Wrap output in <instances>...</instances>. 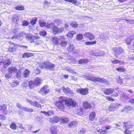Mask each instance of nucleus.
Listing matches in <instances>:
<instances>
[{"mask_svg":"<svg viewBox=\"0 0 134 134\" xmlns=\"http://www.w3.org/2000/svg\"><path fill=\"white\" fill-rule=\"evenodd\" d=\"M86 79L87 80L94 82H99L105 84L107 85H109L110 84L109 82L107 80L103 78L89 76L87 77Z\"/></svg>","mask_w":134,"mask_h":134,"instance_id":"f257e3e1","label":"nucleus"},{"mask_svg":"<svg viewBox=\"0 0 134 134\" xmlns=\"http://www.w3.org/2000/svg\"><path fill=\"white\" fill-rule=\"evenodd\" d=\"M38 66L41 69L46 68L47 70H54V65L48 61H46L42 64H39Z\"/></svg>","mask_w":134,"mask_h":134,"instance_id":"f03ea898","label":"nucleus"},{"mask_svg":"<svg viewBox=\"0 0 134 134\" xmlns=\"http://www.w3.org/2000/svg\"><path fill=\"white\" fill-rule=\"evenodd\" d=\"M38 66L41 69L46 68L47 70H54V65L48 61H46L42 64H39Z\"/></svg>","mask_w":134,"mask_h":134,"instance_id":"7ed1b4c3","label":"nucleus"},{"mask_svg":"<svg viewBox=\"0 0 134 134\" xmlns=\"http://www.w3.org/2000/svg\"><path fill=\"white\" fill-rule=\"evenodd\" d=\"M2 110L3 112V114L0 115V120H4L5 119L4 115L8 114V111L7 109V106L5 105H0V110Z\"/></svg>","mask_w":134,"mask_h":134,"instance_id":"20e7f679","label":"nucleus"},{"mask_svg":"<svg viewBox=\"0 0 134 134\" xmlns=\"http://www.w3.org/2000/svg\"><path fill=\"white\" fill-rule=\"evenodd\" d=\"M64 103L67 106L69 107V108H70L72 107H74L76 105V102L70 98L66 100Z\"/></svg>","mask_w":134,"mask_h":134,"instance_id":"39448f33","label":"nucleus"},{"mask_svg":"<svg viewBox=\"0 0 134 134\" xmlns=\"http://www.w3.org/2000/svg\"><path fill=\"white\" fill-rule=\"evenodd\" d=\"M42 82V80L39 77L36 78L34 81H30V82H28L30 86L31 85V86H37L39 85Z\"/></svg>","mask_w":134,"mask_h":134,"instance_id":"423d86ee","label":"nucleus"},{"mask_svg":"<svg viewBox=\"0 0 134 134\" xmlns=\"http://www.w3.org/2000/svg\"><path fill=\"white\" fill-rule=\"evenodd\" d=\"M63 98V97H61L60 98L61 101L57 102L55 103V105L58 108L61 110L63 109L64 108V99Z\"/></svg>","mask_w":134,"mask_h":134,"instance_id":"0eeeda50","label":"nucleus"},{"mask_svg":"<svg viewBox=\"0 0 134 134\" xmlns=\"http://www.w3.org/2000/svg\"><path fill=\"white\" fill-rule=\"evenodd\" d=\"M104 54L105 52H104L103 51H98L95 50H92L90 51V55L96 56H102Z\"/></svg>","mask_w":134,"mask_h":134,"instance_id":"6e6552de","label":"nucleus"},{"mask_svg":"<svg viewBox=\"0 0 134 134\" xmlns=\"http://www.w3.org/2000/svg\"><path fill=\"white\" fill-rule=\"evenodd\" d=\"M59 44L62 46L65 47L67 44V42L65 41V38L64 36H59Z\"/></svg>","mask_w":134,"mask_h":134,"instance_id":"1a4fd4ad","label":"nucleus"},{"mask_svg":"<svg viewBox=\"0 0 134 134\" xmlns=\"http://www.w3.org/2000/svg\"><path fill=\"white\" fill-rule=\"evenodd\" d=\"M120 104L117 103L112 104L108 108L109 111H114L117 108H118Z\"/></svg>","mask_w":134,"mask_h":134,"instance_id":"9d476101","label":"nucleus"},{"mask_svg":"<svg viewBox=\"0 0 134 134\" xmlns=\"http://www.w3.org/2000/svg\"><path fill=\"white\" fill-rule=\"evenodd\" d=\"M26 100L28 102L34 106L39 108H40L41 107V105L40 103H39L37 101L33 102L27 99H26Z\"/></svg>","mask_w":134,"mask_h":134,"instance_id":"9b49d317","label":"nucleus"},{"mask_svg":"<svg viewBox=\"0 0 134 134\" xmlns=\"http://www.w3.org/2000/svg\"><path fill=\"white\" fill-rule=\"evenodd\" d=\"M49 91V90L47 86H44L42 88H41L40 90V92L43 94H46Z\"/></svg>","mask_w":134,"mask_h":134,"instance_id":"f8f14e48","label":"nucleus"},{"mask_svg":"<svg viewBox=\"0 0 134 134\" xmlns=\"http://www.w3.org/2000/svg\"><path fill=\"white\" fill-rule=\"evenodd\" d=\"M113 51L116 54H119L123 52L124 50L121 48H114L113 49Z\"/></svg>","mask_w":134,"mask_h":134,"instance_id":"ddd939ff","label":"nucleus"},{"mask_svg":"<svg viewBox=\"0 0 134 134\" xmlns=\"http://www.w3.org/2000/svg\"><path fill=\"white\" fill-rule=\"evenodd\" d=\"M85 36L88 38L90 40H92L94 38V36L92 33L90 32H86L84 34Z\"/></svg>","mask_w":134,"mask_h":134,"instance_id":"4468645a","label":"nucleus"},{"mask_svg":"<svg viewBox=\"0 0 134 134\" xmlns=\"http://www.w3.org/2000/svg\"><path fill=\"white\" fill-rule=\"evenodd\" d=\"M60 118L58 116L54 117L49 119V121L50 122L54 124L55 123H57L60 120Z\"/></svg>","mask_w":134,"mask_h":134,"instance_id":"2eb2a0df","label":"nucleus"},{"mask_svg":"<svg viewBox=\"0 0 134 134\" xmlns=\"http://www.w3.org/2000/svg\"><path fill=\"white\" fill-rule=\"evenodd\" d=\"M28 37L31 40L30 41L31 42H35L37 39L39 38V37L38 36H35L30 35H28Z\"/></svg>","mask_w":134,"mask_h":134,"instance_id":"dca6fc26","label":"nucleus"},{"mask_svg":"<svg viewBox=\"0 0 134 134\" xmlns=\"http://www.w3.org/2000/svg\"><path fill=\"white\" fill-rule=\"evenodd\" d=\"M111 122L108 118H103L102 120L100 121V124L101 125H103L106 123H109Z\"/></svg>","mask_w":134,"mask_h":134,"instance_id":"f3484780","label":"nucleus"},{"mask_svg":"<svg viewBox=\"0 0 134 134\" xmlns=\"http://www.w3.org/2000/svg\"><path fill=\"white\" fill-rule=\"evenodd\" d=\"M123 125L125 127V128H126V129L132 128L134 127V126H133L131 123L127 122H124Z\"/></svg>","mask_w":134,"mask_h":134,"instance_id":"a211bd4d","label":"nucleus"},{"mask_svg":"<svg viewBox=\"0 0 134 134\" xmlns=\"http://www.w3.org/2000/svg\"><path fill=\"white\" fill-rule=\"evenodd\" d=\"M16 71V68L14 67H11L8 69V72L12 74L15 73Z\"/></svg>","mask_w":134,"mask_h":134,"instance_id":"6ab92c4d","label":"nucleus"},{"mask_svg":"<svg viewBox=\"0 0 134 134\" xmlns=\"http://www.w3.org/2000/svg\"><path fill=\"white\" fill-rule=\"evenodd\" d=\"M80 92L81 94L86 95L88 93V89L87 88L82 89L80 90Z\"/></svg>","mask_w":134,"mask_h":134,"instance_id":"aec40b11","label":"nucleus"},{"mask_svg":"<svg viewBox=\"0 0 134 134\" xmlns=\"http://www.w3.org/2000/svg\"><path fill=\"white\" fill-rule=\"evenodd\" d=\"M61 89H62L64 92L67 93L68 94L71 92V90L69 88H65L64 86H63L62 87Z\"/></svg>","mask_w":134,"mask_h":134,"instance_id":"412c9836","label":"nucleus"},{"mask_svg":"<svg viewBox=\"0 0 134 134\" xmlns=\"http://www.w3.org/2000/svg\"><path fill=\"white\" fill-rule=\"evenodd\" d=\"M114 91V90L112 88H108L106 89L104 91V93L107 94H109L113 93Z\"/></svg>","mask_w":134,"mask_h":134,"instance_id":"4be33fe9","label":"nucleus"},{"mask_svg":"<svg viewBox=\"0 0 134 134\" xmlns=\"http://www.w3.org/2000/svg\"><path fill=\"white\" fill-rule=\"evenodd\" d=\"M30 72V71L28 69H26L24 71L23 75L25 77H27Z\"/></svg>","mask_w":134,"mask_h":134,"instance_id":"5701e85b","label":"nucleus"},{"mask_svg":"<svg viewBox=\"0 0 134 134\" xmlns=\"http://www.w3.org/2000/svg\"><path fill=\"white\" fill-rule=\"evenodd\" d=\"M83 105L84 108L86 109L90 108L92 107L91 104L87 102H85L83 103Z\"/></svg>","mask_w":134,"mask_h":134,"instance_id":"b1692460","label":"nucleus"},{"mask_svg":"<svg viewBox=\"0 0 134 134\" xmlns=\"http://www.w3.org/2000/svg\"><path fill=\"white\" fill-rule=\"evenodd\" d=\"M100 38L103 41L108 40V37L105 34H102L100 35Z\"/></svg>","mask_w":134,"mask_h":134,"instance_id":"393cba45","label":"nucleus"},{"mask_svg":"<svg viewBox=\"0 0 134 134\" xmlns=\"http://www.w3.org/2000/svg\"><path fill=\"white\" fill-rule=\"evenodd\" d=\"M59 38V37L58 38L54 37L52 38V40L53 42L54 43V44L57 45L58 44H59V40H60V39Z\"/></svg>","mask_w":134,"mask_h":134,"instance_id":"a878e982","label":"nucleus"},{"mask_svg":"<svg viewBox=\"0 0 134 134\" xmlns=\"http://www.w3.org/2000/svg\"><path fill=\"white\" fill-rule=\"evenodd\" d=\"M51 133L53 134H57V130L55 126H53L50 128Z\"/></svg>","mask_w":134,"mask_h":134,"instance_id":"bb28decb","label":"nucleus"},{"mask_svg":"<svg viewBox=\"0 0 134 134\" xmlns=\"http://www.w3.org/2000/svg\"><path fill=\"white\" fill-rule=\"evenodd\" d=\"M96 115V113L95 112H92L89 115L90 119L92 121L95 118Z\"/></svg>","mask_w":134,"mask_h":134,"instance_id":"cd10ccee","label":"nucleus"},{"mask_svg":"<svg viewBox=\"0 0 134 134\" xmlns=\"http://www.w3.org/2000/svg\"><path fill=\"white\" fill-rule=\"evenodd\" d=\"M89 62L87 59H80L78 61L79 63V64H83L87 63Z\"/></svg>","mask_w":134,"mask_h":134,"instance_id":"c85d7f7f","label":"nucleus"},{"mask_svg":"<svg viewBox=\"0 0 134 134\" xmlns=\"http://www.w3.org/2000/svg\"><path fill=\"white\" fill-rule=\"evenodd\" d=\"M11 63L10 61L8 60V59L4 60L3 64L4 65V67L6 68Z\"/></svg>","mask_w":134,"mask_h":134,"instance_id":"c756f323","label":"nucleus"},{"mask_svg":"<svg viewBox=\"0 0 134 134\" xmlns=\"http://www.w3.org/2000/svg\"><path fill=\"white\" fill-rule=\"evenodd\" d=\"M77 124V122L76 121H73L69 124L68 126L69 127H73L76 126Z\"/></svg>","mask_w":134,"mask_h":134,"instance_id":"7c9ffc66","label":"nucleus"},{"mask_svg":"<svg viewBox=\"0 0 134 134\" xmlns=\"http://www.w3.org/2000/svg\"><path fill=\"white\" fill-rule=\"evenodd\" d=\"M76 32L75 31H69L67 36L68 37L70 38H72L74 35L76 34Z\"/></svg>","mask_w":134,"mask_h":134,"instance_id":"2f4dec72","label":"nucleus"},{"mask_svg":"<svg viewBox=\"0 0 134 134\" xmlns=\"http://www.w3.org/2000/svg\"><path fill=\"white\" fill-rule=\"evenodd\" d=\"M55 25L54 23L53 22L51 23H47L46 25V27L47 28H51L53 27Z\"/></svg>","mask_w":134,"mask_h":134,"instance_id":"473e14b6","label":"nucleus"},{"mask_svg":"<svg viewBox=\"0 0 134 134\" xmlns=\"http://www.w3.org/2000/svg\"><path fill=\"white\" fill-rule=\"evenodd\" d=\"M19 83V82L18 81L14 80L11 83V85L12 87H14L17 86Z\"/></svg>","mask_w":134,"mask_h":134,"instance_id":"72a5a7b5","label":"nucleus"},{"mask_svg":"<svg viewBox=\"0 0 134 134\" xmlns=\"http://www.w3.org/2000/svg\"><path fill=\"white\" fill-rule=\"evenodd\" d=\"M116 70L120 72H124L126 70V69L122 66H120L119 68H117Z\"/></svg>","mask_w":134,"mask_h":134,"instance_id":"f704fd0d","label":"nucleus"},{"mask_svg":"<svg viewBox=\"0 0 134 134\" xmlns=\"http://www.w3.org/2000/svg\"><path fill=\"white\" fill-rule=\"evenodd\" d=\"M52 30L53 31V33L54 34H55L57 33L58 30V27L57 26L55 25L52 29Z\"/></svg>","mask_w":134,"mask_h":134,"instance_id":"c9c22d12","label":"nucleus"},{"mask_svg":"<svg viewBox=\"0 0 134 134\" xmlns=\"http://www.w3.org/2000/svg\"><path fill=\"white\" fill-rule=\"evenodd\" d=\"M62 121L63 123H66L68 122L69 121V119L68 118H63L62 117L60 119Z\"/></svg>","mask_w":134,"mask_h":134,"instance_id":"e433bc0d","label":"nucleus"},{"mask_svg":"<svg viewBox=\"0 0 134 134\" xmlns=\"http://www.w3.org/2000/svg\"><path fill=\"white\" fill-rule=\"evenodd\" d=\"M74 48L72 44H70L69 46L67 48V50L69 52L72 51L74 49Z\"/></svg>","mask_w":134,"mask_h":134,"instance_id":"4c0bfd02","label":"nucleus"},{"mask_svg":"<svg viewBox=\"0 0 134 134\" xmlns=\"http://www.w3.org/2000/svg\"><path fill=\"white\" fill-rule=\"evenodd\" d=\"M83 35L82 34H79L77 35L76 39L78 40H80L82 39Z\"/></svg>","mask_w":134,"mask_h":134,"instance_id":"58836bf2","label":"nucleus"},{"mask_svg":"<svg viewBox=\"0 0 134 134\" xmlns=\"http://www.w3.org/2000/svg\"><path fill=\"white\" fill-rule=\"evenodd\" d=\"M124 110L127 111L128 110H133V108L131 106H126L123 109Z\"/></svg>","mask_w":134,"mask_h":134,"instance_id":"ea45409f","label":"nucleus"},{"mask_svg":"<svg viewBox=\"0 0 134 134\" xmlns=\"http://www.w3.org/2000/svg\"><path fill=\"white\" fill-rule=\"evenodd\" d=\"M112 63L114 64H121L122 63L120 60L115 59L111 61Z\"/></svg>","mask_w":134,"mask_h":134,"instance_id":"a19ab883","label":"nucleus"},{"mask_svg":"<svg viewBox=\"0 0 134 134\" xmlns=\"http://www.w3.org/2000/svg\"><path fill=\"white\" fill-rule=\"evenodd\" d=\"M15 9L17 10H23L24 9V6L22 5H18L15 7Z\"/></svg>","mask_w":134,"mask_h":134,"instance_id":"79ce46f5","label":"nucleus"},{"mask_svg":"<svg viewBox=\"0 0 134 134\" xmlns=\"http://www.w3.org/2000/svg\"><path fill=\"white\" fill-rule=\"evenodd\" d=\"M71 26L72 27L75 28L78 27V24L75 21L72 22L70 23Z\"/></svg>","mask_w":134,"mask_h":134,"instance_id":"37998d69","label":"nucleus"},{"mask_svg":"<svg viewBox=\"0 0 134 134\" xmlns=\"http://www.w3.org/2000/svg\"><path fill=\"white\" fill-rule=\"evenodd\" d=\"M96 43V41H93L92 42H85V44L87 45H90L95 44Z\"/></svg>","mask_w":134,"mask_h":134,"instance_id":"c03bdc74","label":"nucleus"},{"mask_svg":"<svg viewBox=\"0 0 134 134\" xmlns=\"http://www.w3.org/2000/svg\"><path fill=\"white\" fill-rule=\"evenodd\" d=\"M39 24L41 27H43L45 26L46 23L43 21L40 20L39 22Z\"/></svg>","mask_w":134,"mask_h":134,"instance_id":"a18cd8bd","label":"nucleus"},{"mask_svg":"<svg viewBox=\"0 0 134 134\" xmlns=\"http://www.w3.org/2000/svg\"><path fill=\"white\" fill-rule=\"evenodd\" d=\"M10 127L11 129L14 130H15L16 128V124L14 123H12L10 125Z\"/></svg>","mask_w":134,"mask_h":134,"instance_id":"49530a36","label":"nucleus"},{"mask_svg":"<svg viewBox=\"0 0 134 134\" xmlns=\"http://www.w3.org/2000/svg\"><path fill=\"white\" fill-rule=\"evenodd\" d=\"M37 20V18H35L32 19L30 21V23L32 25H34L36 24V21Z\"/></svg>","mask_w":134,"mask_h":134,"instance_id":"de8ad7c7","label":"nucleus"},{"mask_svg":"<svg viewBox=\"0 0 134 134\" xmlns=\"http://www.w3.org/2000/svg\"><path fill=\"white\" fill-rule=\"evenodd\" d=\"M106 130L103 129H99L97 131L100 133L99 134H105L106 133Z\"/></svg>","mask_w":134,"mask_h":134,"instance_id":"09e8293b","label":"nucleus"},{"mask_svg":"<svg viewBox=\"0 0 134 134\" xmlns=\"http://www.w3.org/2000/svg\"><path fill=\"white\" fill-rule=\"evenodd\" d=\"M55 22L58 25L62 23V21L59 19H56L55 20Z\"/></svg>","mask_w":134,"mask_h":134,"instance_id":"8fccbe9b","label":"nucleus"},{"mask_svg":"<svg viewBox=\"0 0 134 134\" xmlns=\"http://www.w3.org/2000/svg\"><path fill=\"white\" fill-rule=\"evenodd\" d=\"M40 35L43 36H45L46 35V32L44 30H42L40 32Z\"/></svg>","mask_w":134,"mask_h":134,"instance_id":"3c124183","label":"nucleus"},{"mask_svg":"<svg viewBox=\"0 0 134 134\" xmlns=\"http://www.w3.org/2000/svg\"><path fill=\"white\" fill-rule=\"evenodd\" d=\"M122 98L124 99H127L129 98V96L127 95H126L125 93H123L122 95Z\"/></svg>","mask_w":134,"mask_h":134,"instance_id":"603ef678","label":"nucleus"},{"mask_svg":"<svg viewBox=\"0 0 134 134\" xmlns=\"http://www.w3.org/2000/svg\"><path fill=\"white\" fill-rule=\"evenodd\" d=\"M30 57V54L28 53H25L23 56V58H28Z\"/></svg>","mask_w":134,"mask_h":134,"instance_id":"864d4df0","label":"nucleus"},{"mask_svg":"<svg viewBox=\"0 0 134 134\" xmlns=\"http://www.w3.org/2000/svg\"><path fill=\"white\" fill-rule=\"evenodd\" d=\"M65 1L71 2L72 3L75 4L77 3L76 0H64Z\"/></svg>","mask_w":134,"mask_h":134,"instance_id":"5fc2aeb1","label":"nucleus"},{"mask_svg":"<svg viewBox=\"0 0 134 134\" xmlns=\"http://www.w3.org/2000/svg\"><path fill=\"white\" fill-rule=\"evenodd\" d=\"M22 25L23 26H27L28 25V23L27 21H24L22 22Z\"/></svg>","mask_w":134,"mask_h":134,"instance_id":"6e6d98bb","label":"nucleus"},{"mask_svg":"<svg viewBox=\"0 0 134 134\" xmlns=\"http://www.w3.org/2000/svg\"><path fill=\"white\" fill-rule=\"evenodd\" d=\"M131 42V40L130 38H127L126 40V42L127 44L130 45Z\"/></svg>","mask_w":134,"mask_h":134,"instance_id":"4d7b16f0","label":"nucleus"},{"mask_svg":"<svg viewBox=\"0 0 134 134\" xmlns=\"http://www.w3.org/2000/svg\"><path fill=\"white\" fill-rule=\"evenodd\" d=\"M12 74H10L8 72V73H7L5 75V77L6 78H9L12 77Z\"/></svg>","mask_w":134,"mask_h":134,"instance_id":"13d9d810","label":"nucleus"},{"mask_svg":"<svg viewBox=\"0 0 134 134\" xmlns=\"http://www.w3.org/2000/svg\"><path fill=\"white\" fill-rule=\"evenodd\" d=\"M3 57H0V65L3 64L4 60L3 59Z\"/></svg>","mask_w":134,"mask_h":134,"instance_id":"bf43d9fd","label":"nucleus"},{"mask_svg":"<svg viewBox=\"0 0 134 134\" xmlns=\"http://www.w3.org/2000/svg\"><path fill=\"white\" fill-rule=\"evenodd\" d=\"M16 106L19 109H22L23 107L19 103H18L16 104Z\"/></svg>","mask_w":134,"mask_h":134,"instance_id":"052dcab7","label":"nucleus"},{"mask_svg":"<svg viewBox=\"0 0 134 134\" xmlns=\"http://www.w3.org/2000/svg\"><path fill=\"white\" fill-rule=\"evenodd\" d=\"M86 130L84 128H82L80 131V134H82L86 132Z\"/></svg>","mask_w":134,"mask_h":134,"instance_id":"680f3d73","label":"nucleus"},{"mask_svg":"<svg viewBox=\"0 0 134 134\" xmlns=\"http://www.w3.org/2000/svg\"><path fill=\"white\" fill-rule=\"evenodd\" d=\"M16 50V49L14 47H10L9 48V50L10 52H14Z\"/></svg>","mask_w":134,"mask_h":134,"instance_id":"e2e57ef3","label":"nucleus"},{"mask_svg":"<svg viewBox=\"0 0 134 134\" xmlns=\"http://www.w3.org/2000/svg\"><path fill=\"white\" fill-rule=\"evenodd\" d=\"M64 31L62 27L58 28V30L57 31V33L61 32Z\"/></svg>","mask_w":134,"mask_h":134,"instance_id":"0e129e2a","label":"nucleus"},{"mask_svg":"<svg viewBox=\"0 0 134 134\" xmlns=\"http://www.w3.org/2000/svg\"><path fill=\"white\" fill-rule=\"evenodd\" d=\"M125 134H131V131L127 129H126L125 131Z\"/></svg>","mask_w":134,"mask_h":134,"instance_id":"69168bd1","label":"nucleus"},{"mask_svg":"<svg viewBox=\"0 0 134 134\" xmlns=\"http://www.w3.org/2000/svg\"><path fill=\"white\" fill-rule=\"evenodd\" d=\"M21 70H19V71H18V72H17V74H16V76L18 78L19 77L20 75H21Z\"/></svg>","mask_w":134,"mask_h":134,"instance_id":"338daca9","label":"nucleus"},{"mask_svg":"<svg viewBox=\"0 0 134 134\" xmlns=\"http://www.w3.org/2000/svg\"><path fill=\"white\" fill-rule=\"evenodd\" d=\"M117 82L121 85H122V79H121V78L119 77V79L118 80Z\"/></svg>","mask_w":134,"mask_h":134,"instance_id":"774afa93","label":"nucleus"}]
</instances>
